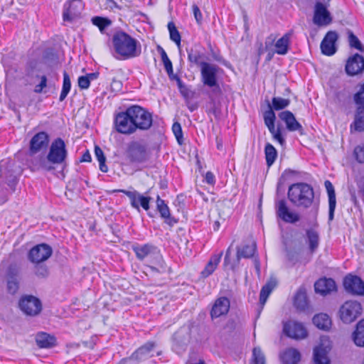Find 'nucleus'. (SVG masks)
I'll return each mask as SVG.
<instances>
[{
    "mask_svg": "<svg viewBox=\"0 0 364 364\" xmlns=\"http://www.w3.org/2000/svg\"><path fill=\"white\" fill-rule=\"evenodd\" d=\"M353 340L356 346H364V319L357 323L356 328L353 333Z\"/></svg>",
    "mask_w": 364,
    "mask_h": 364,
    "instance_id": "nucleus-37",
    "label": "nucleus"
},
{
    "mask_svg": "<svg viewBox=\"0 0 364 364\" xmlns=\"http://www.w3.org/2000/svg\"><path fill=\"white\" fill-rule=\"evenodd\" d=\"M95 154L100 164V170L102 172L107 173L108 171V168L107 166L105 164L106 157L104 154L103 151L100 146H95Z\"/></svg>",
    "mask_w": 364,
    "mask_h": 364,
    "instance_id": "nucleus-45",
    "label": "nucleus"
},
{
    "mask_svg": "<svg viewBox=\"0 0 364 364\" xmlns=\"http://www.w3.org/2000/svg\"><path fill=\"white\" fill-rule=\"evenodd\" d=\"M68 154L64 140L58 137L52 141L47 155L38 156L32 161V166L33 169L50 172L55 169V165L65 163Z\"/></svg>",
    "mask_w": 364,
    "mask_h": 364,
    "instance_id": "nucleus-3",
    "label": "nucleus"
},
{
    "mask_svg": "<svg viewBox=\"0 0 364 364\" xmlns=\"http://www.w3.org/2000/svg\"><path fill=\"white\" fill-rule=\"evenodd\" d=\"M362 306L360 303L356 301H347L340 308V318L345 323L353 322L361 315Z\"/></svg>",
    "mask_w": 364,
    "mask_h": 364,
    "instance_id": "nucleus-7",
    "label": "nucleus"
},
{
    "mask_svg": "<svg viewBox=\"0 0 364 364\" xmlns=\"http://www.w3.org/2000/svg\"><path fill=\"white\" fill-rule=\"evenodd\" d=\"M47 77L46 75H42L41 77L40 83L35 86L34 92L36 93H41L43 90L47 86Z\"/></svg>",
    "mask_w": 364,
    "mask_h": 364,
    "instance_id": "nucleus-57",
    "label": "nucleus"
},
{
    "mask_svg": "<svg viewBox=\"0 0 364 364\" xmlns=\"http://www.w3.org/2000/svg\"><path fill=\"white\" fill-rule=\"evenodd\" d=\"M284 333L288 337L294 339H302L307 336V331L302 323L290 322L284 325Z\"/></svg>",
    "mask_w": 364,
    "mask_h": 364,
    "instance_id": "nucleus-20",
    "label": "nucleus"
},
{
    "mask_svg": "<svg viewBox=\"0 0 364 364\" xmlns=\"http://www.w3.org/2000/svg\"><path fill=\"white\" fill-rule=\"evenodd\" d=\"M34 266V274L40 279H46L49 275V269L45 264L43 262L33 263Z\"/></svg>",
    "mask_w": 364,
    "mask_h": 364,
    "instance_id": "nucleus-46",
    "label": "nucleus"
},
{
    "mask_svg": "<svg viewBox=\"0 0 364 364\" xmlns=\"http://www.w3.org/2000/svg\"><path fill=\"white\" fill-rule=\"evenodd\" d=\"M343 287L346 291L354 295H364V282L356 275L348 274L344 277Z\"/></svg>",
    "mask_w": 364,
    "mask_h": 364,
    "instance_id": "nucleus-15",
    "label": "nucleus"
},
{
    "mask_svg": "<svg viewBox=\"0 0 364 364\" xmlns=\"http://www.w3.org/2000/svg\"><path fill=\"white\" fill-rule=\"evenodd\" d=\"M292 32L289 31L285 33L282 38L277 40L275 43L276 53L279 55H285L289 50L290 38Z\"/></svg>",
    "mask_w": 364,
    "mask_h": 364,
    "instance_id": "nucleus-35",
    "label": "nucleus"
},
{
    "mask_svg": "<svg viewBox=\"0 0 364 364\" xmlns=\"http://www.w3.org/2000/svg\"><path fill=\"white\" fill-rule=\"evenodd\" d=\"M15 191H11L9 187L5 186V183H2L0 182V205L4 204L8 201L9 196Z\"/></svg>",
    "mask_w": 364,
    "mask_h": 364,
    "instance_id": "nucleus-50",
    "label": "nucleus"
},
{
    "mask_svg": "<svg viewBox=\"0 0 364 364\" xmlns=\"http://www.w3.org/2000/svg\"><path fill=\"white\" fill-rule=\"evenodd\" d=\"M194 17L197 23H200L202 21L203 16L199 7L196 4H193L192 6Z\"/></svg>",
    "mask_w": 364,
    "mask_h": 364,
    "instance_id": "nucleus-60",
    "label": "nucleus"
},
{
    "mask_svg": "<svg viewBox=\"0 0 364 364\" xmlns=\"http://www.w3.org/2000/svg\"><path fill=\"white\" fill-rule=\"evenodd\" d=\"M275 208L277 217L287 223L295 224L301 220L299 213L291 211L284 199L276 202Z\"/></svg>",
    "mask_w": 364,
    "mask_h": 364,
    "instance_id": "nucleus-13",
    "label": "nucleus"
},
{
    "mask_svg": "<svg viewBox=\"0 0 364 364\" xmlns=\"http://www.w3.org/2000/svg\"><path fill=\"white\" fill-rule=\"evenodd\" d=\"M37 62L36 60H31L27 63L26 73L28 75H32L33 70L36 68Z\"/></svg>",
    "mask_w": 364,
    "mask_h": 364,
    "instance_id": "nucleus-63",
    "label": "nucleus"
},
{
    "mask_svg": "<svg viewBox=\"0 0 364 364\" xmlns=\"http://www.w3.org/2000/svg\"><path fill=\"white\" fill-rule=\"evenodd\" d=\"M20 173V168L14 161L7 159L0 161V177L11 191H16L18 176Z\"/></svg>",
    "mask_w": 364,
    "mask_h": 364,
    "instance_id": "nucleus-6",
    "label": "nucleus"
},
{
    "mask_svg": "<svg viewBox=\"0 0 364 364\" xmlns=\"http://www.w3.org/2000/svg\"><path fill=\"white\" fill-rule=\"evenodd\" d=\"M191 341V328L183 326L173 336V349L178 354L183 352Z\"/></svg>",
    "mask_w": 364,
    "mask_h": 364,
    "instance_id": "nucleus-14",
    "label": "nucleus"
},
{
    "mask_svg": "<svg viewBox=\"0 0 364 364\" xmlns=\"http://www.w3.org/2000/svg\"><path fill=\"white\" fill-rule=\"evenodd\" d=\"M223 70L217 65L206 62L200 67L201 82L205 86L212 88L213 94H220L221 89L218 82V75Z\"/></svg>",
    "mask_w": 364,
    "mask_h": 364,
    "instance_id": "nucleus-5",
    "label": "nucleus"
},
{
    "mask_svg": "<svg viewBox=\"0 0 364 364\" xmlns=\"http://www.w3.org/2000/svg\"><path fill=\"white\" fill-rule=\"evenodd\" d=\"M168 29L170 34V39L173 41L177 46L180 48L181 37V34L177 30L173 22L171 21L168 23Z\"/></svg>",
    "mask_w": 364,
    "mask_h": 364,
    "instance_id": "nucleus-44",
    "label": "nucleus"
},
{
    "mask_svg": "<svg viewBox=\"0 0 364 364\" xmlns=\"http://www.w3.org/2000/svg\"><path fill=\"white\" fill-rule=\"evenodd\" d=\"M222 255L223 252L219 254L213 255L210 258L204 269L200 272V277L202 278H207L214 272L220 262Z\"/></svg>",
    "mask_w": 364,
    "mask_h": 364,
    "instance_id": "nucleus-31",
    "label": "nucleus"
},
{
    "mask_svg": "<svg viewBox=\"0 0 364 364\" xmlns=\"http://www.w3.org/2000/svg\"><path fill=\"white\" fill-rule=\"evenodd\" d=\"M156 247L151 244H144L139 245L138 244L133 245L132 250L136 254V257L139 260H144L149 254L153 252Z\"/></svg>",
    "mask_w": 364,
    "mask_h": 364,
    "instance_id": "nucleus-33",
    "label": "nucleus"
},
{
    "mask_svg": "<svg viewBox=\"0 0 364 364\" xmlns=\"http://www.w3.org/2000/svg\"><path fill=\"white\" fill-rule=\"evenodd\" d=\"M186 51L188 53V60L191 64L200 68L202 66V63H206L204 61L205 58V53L197 47L186 48Z\"/></svg>",
    "mask_w": 364,
    "mask_h": 364,
    "instance_id": "nucleus-30",
    "label": "nucleus"
},
{
    "mask_svg": "<svg viewBox=\"0 0 364 364\" xmlns=\"http://www.w3.org/2000/svg\"><path fill=\"white\" fill-rule=\"evenodd\" d=\"M312 321L318 328L323 331L329 330L331 326V319L326 314L321 313L315 315Z\"/></svg>",
    "mask_w": 364,
    "mask_h": 364,
    "instance_id": "nucleus-34",
    "label": "nucleus"
},
{
    "mask_svg": "<svg viewBox=\"0 0 364 364\" xmlns=\"http://www.w3.org/2000/svg\"><path fill=\"white\" fill-rule=\"evenodd\" d=\"M277 286V281L275 279L269 280L262 287L259 294V304L261 305L258 314H260L264 305L265 304L267 298Z\"/></svg>",
    "mask_w": 364,
    "mask_h": 364,
    "instance_id": "nucleus-32",
    "label": "nucleus"
},
{
    "mask_svg": "<svg viewBox=\"0 0 364 364\" xmlns=\"http://www.w3.org/2000/svg\"><path fill=\"white\" fill-rule=\"evenodd\" d=\"M84 6L81 0H70L63 5V19L73 22L80 17Z\"/></svg>",
    "mask_w": 364,
    "mask_h": 364,
    "instance_id": "nucleus-12",
    "label": "nucleus"
},
{
    "mask_svg": "<svg viewBox=\"0 0 364 364\" xmlns=\"http://www.w3.org/2000/svg\"><path fill=\"white\" fill-rule=\"evenodd\" d=\"M264 154L267 166L270 167L277 157V151L270 143H267L264 147Z\"/></svg>",
    "mask_w": 364,
    "mask_h": 364,
    "instance_id": "nucleus-39",
    "label": "nucleus"
},
{
    "mask_svg": "<svg viewBox=\"0 0 364 364\" xmlns=\"http://www.w3.org/2000/svg\"><path fill=\"white\" fill-rule=\"evenodd\" d=\"M280 360L283 364H297L301 360V353L294 348H289L280 354Z\"/></svg>",
    "mask_w": 364,
    "mask_h": 364,
    "instance_id": "nucleus-29",
    "label": "nucleus"
},
{
    "mask_svg": "<svg viewBox=\"0 0 364 364\" xmlns=\"http://www.w3.org/2000/svg\"><path fill=\"white\" fill-rule=\"evenodd\" d=\"M36 343L40 348H50L56 346V338L46 332H38L36 336Z\"/></svg>",
    "mask_w": 364,
    "mask_h": 364,
    "instance_id": "nucleus-27",
    "label": "nucleus"
},
{
    "mask_svg": "<svg viewBox=\"0 0 364 364\" xmlns=\"http://www.w3.org/2000/svg\"><path fill=\"white\" fill-rule=\"evenodd\" d=\"M353 155L358 163H364V144L357 146L354 149Z\"/></svg>",
    "mask_w": 364,
    "mask_h": 364,
    "instance_id": "nucleus-54",
    "label": "nucleus"
},
{
    "mask_svg": "<svg viewBox=\"0 0 364 364\" xmlns=\"http://www.w3.org/2000/svg\"><path fill=\"white\" fill-rule=\"evenodd\" d=\"M338 34L336 31H328L322 40L320 48L321 53L326 55H333L336 52V42Z\"/></svg>",
    "mask_w": 364,
    "mask_h": 364,
    "instance_id": "nucleus-21",
    "label": "nucleus"
},
{
    "mask_svg": "<svg viewBox=\"0 0 364 364\" xmlns=\"http://www.w3.org/2000/svg\"><path fill=\"white\" fill-rule=\"evenodd\" d=\"M91 21L93 25L98 27L102 33L112 23V21L108 18L102 16H94L92 18Z\"/></svg>",
    "mask_w": 364,
    "mask_h": 364,
    "instance_id": "nucleus-41",
    "label": "nucleus"
},
{
    "mask_svg": "<svg viewBox=\"0 0 364 364\" xmlns=\"http://www.w3.org/2000/svg\"><path fill=\"white\" fill-rule=\"evenodd\" d=\"M290 104V100L284 99L280 97H274L272 99V105L269 104V108H272V110H282L287 107Z\"/></svg>",
    "mask_w": 364,
    "mask_h": 364,
    "instance_id": "nucleus-40",
    "label": "nucleus"
},
{
    "mask_svg": "<svg viewBox=\"0 0 364 364\" xmlns=\"http://www.w3.org/2000/svg\"><path fill=\"white\" fill-rule=\"evenodd\" d=\"M115 58L127 60L138 57L141 53L139 41L122 30L116 31L112 36Z\"/></svg>",
    "mask_w": 364,
    "mask_h": 364,
    "instance_id": "nucleus-4",
    "label": "nucleus"
},
{
    "mask_svg": "<svg viewBox=\"0 0 364 364\" xmlns=\"http://www.w3.org/2000/svg\"><path fill=\"white\" fill-rule=\"evenodd\" d=\"M230 306L229 299L225 296H221L217 299L211 309L210 316L212 318H216L221 316L226 315Z\"/></svg>",
    "mask_w": 364,
    "mask_h": 364,
    "instance_id": "nucleus-23",
    "label": "nucleus"
},
{
    "mask_svg": "<svg viewBox=\"0 0 364 364\" xmlns=\"http://www.w3.org/2000/svg\"><path fill=\"white\" fill-rule=\"evenodd\" d=\"M127 157L132 164L144 163L149 159L147 148L139 142H132L127 147Z\"/></svg>",
    "mask_w": 364,
    "mask_h": 364,
    "instance_id": "nucleus-10",
    "label": "nucleus"
},
{
    "mask_svg": "<svg viewBox=\"0 0 364 364\" xmlns=\"http://www.w3.org/2000/svg\"><path fill=\"white\" fill-rule=\"evenodd\" d=\"M264 122L269 132H272L275 128L274 122L276 119V115L272 110V108H269L264 112Z\"/></svg>",
    "mask_w": 364,
    "mask_h": 364,
    "instance_id": "nucleus-42",
    "label": "nucleus"
},
{
    "mask_svg": "<svg viewBox=\"0 0 364 364\" xmlns=\"http://www.w3.org/2000/svg\"><path fill=\"white\" fill-rule=\"evenodd\" d=\"M172 131L177 139L179 144H181L183 139V132L181 124L179 122H174L172 125Z\"/></svg>",
    "mask_w": 364,
    "mask_h": 364,
    "instance_id": "nucleus-53",
    "label": "nucleus"
},
{
    "mask_svg": "<svg viewBox=\"0 0 364 364\" xmlns=\"http://www.w3.org/2000/svg\"><path fill=\"white\" fill-rule=\"evenodd\" d=\"M236 250V259L230 265V268L232 271L238 267L242 258L249 259L254 256L257 250V245L256 242L253 241L251 243L243 244L241 246H237Z\"/></svg>",
    "mask_w": 364,
    "mask_h": 364,
    "instance_id": "nucleus-18",
    "label": "nucleus"
},
{
    "mask_svg": "<svg viewBox=\"0 0 364 364\" xmlns=\"http://www.w3.org/2000/svg\"><path fill=\"white\" fill-rule=\"evenodd\" d=\"M156 344L149 341L136 350L131 355V359L137 362H141L153 356L151 354Z\"/></svg>",
    "mask_w": 364,
    "mask_h": 364,
    "instance_id": "nucleus-25",
    "label": "nucleus"
},
{
    "mask_svg": "<svg viewBox=\"0 0 364 364\" xmlns=\"http://www.w3.org/2000/svg\"><path fill=\"white\" fill-rule=\"evenodd\" d=\"M333 21L330 11L327 6L321 2H316L314 6L313 21L318 26H327Z\"/></svg>",
    "mask_w": 364,
    "mask_h": 364,
    "instance_id": "nucleus-17",
    "label": "nucleus"
},
{
    "mask_svg": "<svg viewBox=\"0 0 364 364\" xmlns=\"http://www.w3.org/2000/svg\"><path fill=\"white\" fill-rule=\"evenodd\" d=\"M269 132L272 135L274 140L279 142L281 146H284L286 144V140L282 134V131L280 126H278L277 128H274V129Z\"/></svg>",
    "mask_w": 364,
    "mask_h": 364,
    "instance_id": "nucleus-51",
    "label": "nucleus"
},
{
    "mask_svg": "<svg viewBox=\"0 0 364 364\" xmlns=\"http://www.w3.org/2000/svg\"><path fill=\"white\" fill-rule=\"evenodd\" d=\"M78 86L81 90H87L90 85V82L85 75H82L78 77Z\"/></svg>",
    "mask_w": 364,
    "mask_h": 364,
    "instance_id": "nucleus-56",
    "label": "nucleus"
},
{
    "mask_svg": "<svg viewBox=\"0 0 364 364\" xmlns=\"http://www.w3.org/2000/svg\"><path fill=\"white\" fill-rule=\"evenodd\" d=\"M314 289L316 293L321 295H326L332 291H336V284L331 278H321L314 284Z\"/></svg>",
    "mask_w": 364,
    "mask_h": 364,
    "instance_id": "nucleus-24",
    "label": "nucleus"
},
{
    "mask_svg": "<svg viewBox=\"0 0 364 364\" xmlns=\"http://www.w3.org/2000/svg\"><path fill=\"white\" fill-rule=\"evenodd\" d=\"M205 181L209 185H213L215 183V176L211 171L205 173Z\"/></svg>",
    "mask_w": 364,
    "mask_h": 364,
    "instance_id": "nucleus-64",
    "label": "nucleus"
},
{
    "mask_svg": "<svg viewBox=\"0 0 364 364\" xmlns=\"http://www.w3.org/2000/svg\"><path fill=\"white\" fill-rule=\"evenodd\" d=\"M279 119L283 121L285 124L287 129L289 132H299L300 134H304V129L301 124L296 120L294 114L289 111H282L278 114Z\"/></svg>",
    "mask_w": 364,
    "mask_h": 364,
    "instance_id": "nucleus-22",
    "label": "nucleus"
},
{
    "mask_svg": "<svg viewBox=\"0 0 364 364\" xmlns=\"http://www.w3.org/2000/svg\"><path fill=\"white\" fill-rule=\"evenodd\" d=\"M213 58L215 61L220 63L222 65L225 66L226 68L229 69H232V65L230 62L224 59L221 55H214Z\"/></svg>",
    "mask_w": 364,
    "mask_h": 364,
    "instance_id": "nucleus-61",
    "label": "nucleus"
},
{
    "mask_svg": "<svg viewBox=\"0 0 364 364\" xmlns=\"http://www.w3.org/2000/svg\"><path fill=\"white\" fill-rule=\"evenodd\" d=\"M156 209L160 213L161 218L169 216V208L165 201L160 198L159 196H158L156 198Z\"/></svg>",
    "mask_w": 364,
    "mask_h": 364,
    "instance_id": "nucleus-48",
    "label": "nucleus"
},
{
    "mask_svg": "<svg viewBox=\"0 0 364 364\" xmlns=\"http://www.w3.org/2000/svg\"><path fill=\"white\" fill-rule=\"evenodd\" d=\"M287 197L289 201L295 206L308 208L313 204L315 208V219L311 228L305 230L306 242L311 253L315 252L319 245V233L314 229L318 227L316 215L318 209V203H314V191L311 186L306 183H296L289 187Z\"/></svg>",
    "mask_w": 364,
    "mask_h": 364,
    "instance_id": "nucleus-1",
    "label": "nucleus"
},
{
    "mask_svg": "<svg viewBox=\"0 0 364 364\" xmlns=\"http://www.w3.org/2000/svg\"><path fill=\"white\" fill-rule=\"evenodd\" d=\"M347 34L350 47L363 53L364 46L353 32L350 30H348Z\"/></svg>",
    "mask_w": 364,
    "mask_h": 364,
    "instance_id": "nucleus-43",
    "label": "nucleus"
},
{
    "mask_svg": "<svg viewBox=\"0 0 364 364\" xmlns=\"http://www.w3.org/2000/svg\"><path fill=\"white\" fill-rule=\"evenodd\" d=\"M294 306L299 311H304L307 308V295L304 289L300 288L297 291L294 298Z\"/></svg>",
    "mask_w": 364,
    "mask_h": 364,
    "instance_id": "nucleus-36",
    "label": "nucleus"
},
{
    "mask_svg": "<svg viewBox=\"0 0 364 364\" xmlns=\"http://www.w3.org/2000/svg\"><path fill=\"white\" fill-rule=\"evenodd\" d=\"M50 141L49 134L46 132H39L36 133L29 142V154L34 155L43 149L48 146Z\"/></svg>",
    "mask_w": 364,
    "mask_h": 364,
    "instance_id": "nucleus-16",
    "label": "nucleus"
},
{
    "mask_svg": "<svg viewBox=\"0 0 364 364\" xmlns=\"http://www.w3.org/2000/svg\"><path fill=\"white\" fill-rule=\"evenodd\" d=\"M70 88H71V82H70V76L66 72H64L62 89L65 90L70 91Z\"/></svg>",
    "mask_w": 364,
    "mask_h": 364,
    "instance_id": "nucleus-59",
    "label": "nucleus"
},
{
    "mask_svg": "<svg viewBox=\"0 0 364 364\" xmlns=\"http://www.w3.org/2000/svg\"><path fill=\"white\" fill-rule=\"evenodd\" d=\"M179 92L181 94V95L186 99L191 98L194 94V92L192 90H191L187 85H186L184 88H181L179 90Z\"/></svg>",
    "mask_w": 364,
    "mask_h": 364,
    "instance_id": "nucleus-62",
    "label": "nucleus"
},
{
    "mask_svg": "<svg viewBox=\"0 0 364 364\" xmlns=\"http://www.w3.org/2000/svg\"><path fill=\"white\" fill-rule=\"evenodd\" d=\"M114 193H123L130 200V204L132 208L140 211V207L145 210H148L150 208V202L152 198L150 196H145L139 193L138 191H127L124 189H117L113 191Z\"/></svg>",
    "mask_w": 364,
    "mask_h": 364,
    "instance_id": "nucleus-9",
    "label": "nucleus"
},
{
    "mask_svg": "<svg viewBox=\"0 0 364 364\" xmlns=\"http://www.w3.org/2000/svg\"><path fill=\"white\" fill-rule=\"evenodd\" d=\"M18 269L14 264H10L6 272V279H18Z\"/></svg>",
    "mask_w": 364,
    "mask_h": 364,
    "instance_id": "nucleus-52",
    "label": "nucleus"
},
{
    "mask_svg": "<svg viewBox=\"0 0 364 364\" xmlns=\"http://www.w3.org/2000/svg\"><path fill=\"white\" fill-rule=\"evenodd\" d=\"M43 58L53 63L58 62V55L52 50H47L44 53Z\"/></svg>",
    "mask_w": 364,
    "mask_h": 364,
    "instance_id": "nucleus-58",
    "label": "nucleus"
},
{
    "mask_svg": "<svg viewBox=\"0 0 364 364\" xmlns=\"http://www.w3.org/2000/svg\"><path fill=\"white\" fill-rule=\"evenodd\" d=\"M324 186L328 197V220L332 221L334 218V212L336 206L335 189L331 182L328 180L324 182Z\"/></svg>",
    "mask_w": 364,
    "mask_h": 364,
    "instance_id": "nucleus-26",
    "label": "nucleus"
},
{
    "mask_svg": "<svg viewBox=\"0 0 364 364\" xmlns=\"http://www.w3.org/2000/svg\"><path fill=\"white\" fill-rule=\"evenodd\" d=\"M314 360L315 364H330L326 350L321 346L314 348Z\"/></svg>",
    "mask_w": 364,
    "mask_h": 364,
    "instance_id": "nucleus-38",
    "label": "nucleus"
},
{
    "mask_svg": "<svg viewBox=\"0 0 364 364\" xmlns=\"http://www.w3.org/2000/svg\"><path fill=\"white\" fill-rule=\"evenodd\" d=\"M350 132H364V106H358L354 114V120L350 125Z\"/></svg>",
    "mask_w": 364,
    "mask_h": 364,
    "instance_id": "nucleus-28",
    "label": "nucleus"
},
{
    "mask_svg": "<svg viewBox=\"0 0 364 364\" xmlns=\"http://www.w3.org/2000/svg\"><path fill=\"white\" fill-rule=\"evenodd\" d=\"M114 124L118 133L130 135L137 130L147 131L153 124L152 114L146 108L134 105L115 114Z\"/></svg>",
    "mask_w": 364,
    "mask_h": 364,
    "instance_id": "nucleus-2",
    "label": "nucleus"
},
{
    "mask_svg": "<svg viewBox=\"0 0 364 364\" xmlns=\"http://www.w3.org/2000/svg\"><path fill=\"white\" fill-rule=\"evenodd\" d=\"M6 291L7 293L14 295L19 289V279H6Z\"/></svg>",
    "mask_w": 364,
    "mask_h": 364,
    "instance_id": "nucleus-49",
    "label": "nucleus"
},
{
    "mask_svg": "<svg viewBox=\"0 0 364 364\" xmlns=\"http://www.w3.org/2000/svg\"><path fill=\"white\" fill-rule=\"evenodd\" d=\"M355 103L358 106H364V84L361 86L360 90L353 96Z\"/></svg>",
    "mask_w": 364,
    "mask_h": 364,
    "instance_id": "nucleus-55",
    "label": "nucleus"
},
{
    "mask_svg": "<svg viewBox=\"0 0 364 364\" xmlns=\"http://www.w3.org/2000/svg\"><path fill=\"white\" fill-rule=\"evenodd\" d=\"M20 309L27 316H36L42 311L41 300L33 295H24L18 301Z\"/></svg>",
    "mask_w": 364,
    "mask_h": 364,
    "instance_id": "nucleus-8",
    "label": "nucleus"
},
{
    "mask_svg": "<svg viewBox=\"0 0 364 364\" xmlns=\"http://www.w3.org/2000/svg\"><path fill=\"white\" fill-rule=\"evenodd\" d=\"M265 356L259 347H255L252 350V360L250 364H265Z\"/></svg>",
    "mask_w": 364,
    "mask_h": 364,
    "instance_id": "nucleus-47",
    "label": "nucleus"
},
{
    "mask_svg": "<svg viewBox=\"0 0 364 364\" xmlns=\"http://www.w3.org/2000/svg\"><path fill=\"white\" fill-rule=\"evenodd\" d=\"M53 254L52 247L46 243H41L33 247L28 253V259L31 263L43 262Z\"/></svg>",
    "mask_w": 364,
    "mask_h": 364,
    "instance_id": "nucleus-11",
    "label": "nucleus"
},
{
    "mask_svg": "<svg viewBox=\"0 0 364 364\" xmlns=\"http://www.w3.org/2000/svg\"><path fill=\"white\" fill-rule=\"evenodd\" d=\"M345 70L348 75L354 76L362 73L364 70V58L355 53L349 57L346 61Z\"/></svg>",
    "mask_w": 364,
    "mask_h": 364,
    "instance_id": "nucleus-19",
    "label": "nucleus"
}]
</instances>
